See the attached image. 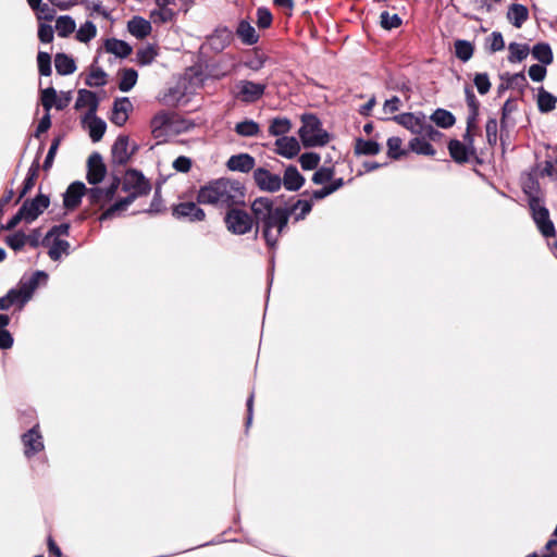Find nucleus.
<instances>
[{
    "mask_svg": "<svg viewBox=\"0 0 557 557\" xmlns=\"http://www.w3.org/2000/svg\"><path fill=\"white\" fill-rule=\"evenodd\" d=\"M403 140L399 137H389L387 139V154L392 159H399L406 152L401 149Z\"/></svg>",
    "mask_w": 557,
    "mask_h": 557,
    "instance_id": "obj_46",
    "label": "nucleus"
},
{
    "mask_svg": "<svg viewBox=\"0 0 557 557\" xmlns=\"http://www.w3.org/2000/svg\"><path fill=\"white\" fill-rule=\"evenodd\" d=\"M300 165L304 170L315 169L320 162V156L314 152H306L299 159Z\"/></svg>",
    "mask_w": 557,
    "mask_h": 557,
    "instance_id": "obj_54",
    "label": "nucleus"
},
{
    "mask_svg": "<svg viewBox=\"0 0 557 557\" xmlns=\"http://www.w3.org/2000/svg\"><path fill=\"white\" fill-rule=\"evenodd\" d=\"M175 13L173 10L168 8H160L159 11H153L151 17L154 22L166 23L173 20Z\"/></svg>",
    "mask_w": 557,
    "mask_h": 557,
    "instance_id": "obj_58",
    "label": "nucleus"
},
{
    "mask_svg": "<svg viewBox=\"0 0 557 557\" xmlns=\"http://www.w3.org/2000/svg\"><path fill=\"white\" fill-rule=\"evenodd\" d=\"M275 147L276 153L286 159H293L300 151V145L298 140L292 136H283L277 138L275 141Z\"/></svg>",
    "mask_w": 557,
    "mask_h": 557,
    "instance_id": "obj_18",
    "label": "nucleus"
},
{
    "mask_svg": "<svg viewBox=\"0 0 557 557\" xmlns=\"http://www.w3.org/2000/svg\"><path fill=\"white\" fill-rule=\"evenodd\" d=\"M245 188L230 178H219L200 188L197 200L199 203L221 208H232L244 203Z\"/></svg>",
    "mask_w": 557,
    "mask_h": 557,
    "instance_id": "obj_1",
    "label": "nucleus"
},
{
    "mask_svg": "<svg viewBox=\"0 0 557 557\" xmlns=\"http://www.w3.org/2000/svg\"><path fill=\"white\" fill-rule=\"evenodd\" d=\"M224 222L227 231L235 235H245L255 227V221L250 214L238 208H230Z\"/></svg>",
    "mask_w": 557,
    "mask_h": 557,
    "instance_id": "obj_7",
    "label": "nucleus"
},
{
    "mask_svg": "<svg viewBox=\"0 0 557 557\" xmlns=\"http://www.w3.org/2000/svg\"><path fill=\"white\" fill-rule=\"evenodd\" d=\"M255 163H256L255 159L250 154L239 153V154L232 156L227 160L226 165H227L228 170H231V171L247 173L253 169Z\"/></svg>",
    "mask_w": 557,
    "mask_h": 557,
    "instance_id": "obj_23",
    "label": "nucleus"
},
{
    "mask_svg": "<svg viewBox=\"0 0 557 557\" xmlns=\"http://www.w3.org/2000/svg\"><path fill=\"white\" fill-rule=\"evenodd\" d=\"M40 100L47 112H50L53 107L58 110H63L70 104L72 95L71 91H62L58 95L53 87H48L41 90Z\"/></svg>",
    "mask_w": 557,
    "mask_h": 557,
    "instance_id": "obj_10",
    "label": "nucleus"
},
{
    "mask_svg": "<svg viewBox=\"0 0 557 557\" xmlns=\"http://www.w3.org/2000/svg\"><path fill=\"white\" fill-rule=\"evenodd\" d=\"M292 128V123L286 117H275L271 121L269 126V133L272 136H284Z\"/></svg>",
    "mask_w": 557,
    "mask_h": 557,
    "instance_id": "obj_36",
    "label": "nucleus"
},
{
    "mask_svg": "<svg viewBox=\"0 0 557 557\" xmlns=\"http://www.w3.org/2000/svg\"><path fill=\"white\" fill-rule=\"evenodd\" d=\"M38 71L42 76L51 74V57L47 52L40 51L37 55Z\"/></svg>",
    "mask_w": 557,
    "mask_h": 557,
    "instance_id": "obj_49",
    "label": "nucleus"
},
{
    "mask_svg": "<svg viewBox=\"0 0 557 557\" xmlns=\"http://www.w3.org/2000/svg\"><path fill=\"white\" fill-rule=\"evenodd\" d=\"M106 50L119 58H126L132 52V47L120 39L111 38L106 41Z\"/></svg>",
    "mask_w": 557,
    "mask_h": 557,
    "instance_id": "obj_31",
    "label": "nucleus"
},
{
    "mask_svg": "<svg viewBox=\"0 0 557 557\" xmlns=\"http://www.w3.org/2000/svg\"><path fill=\"white\" fill-rule=\"evenodd\" d=\"M546 67L541 64H533L530 66L528 74L533 82H542L546 77Z\"/></svg>",
    "mask_w": 557,
    "mask_h": 557,
    "instance_id": "obj_57",
    "label": "nucleus"
},
{
    "mask_svg": "<svg viewBox=\"0 0 557 557\" xmlns=\"http://www.w3.org/2000/svg\"><path fill=\"white\" fill-rule=\"evenodd\" d=\"M557 97L546 91L543 87L539 89L537 107L541 112L547 113L555 109Z\"/></svg>",
    "mask_w": 557,
    "mask_h": 557,
    "instance_id": "obj_33",
    "label": "nucleus"
},
{
    "mask_svg": "<svg viewBox=\"0 0 557 557\" xmlns=\"http://www.w3.org/2000/svg\"><path fill=\"white\" fill-rule=\"evenodd\" d=\"M355 150L358 154L374 156L380 152V145L374 140L358 139Z\"/></svg>",
    "mask_w": 557,
    "mask_h": 557,
    "instance_id": "obj_41",
    "label": "nucleus"
},
{
    "mask_svg": "<svg viewBox=\"0 0 557 557\" xmlns=\"http://www.w3.org/2000/svg\"><path fill=\"white\" fill-rule=\"evenodd\" d=\"M465 141L461 143L459 140H451L448 145L449 153L451 158L459 163L466 162L469 159V156L473 153L472 145V136L469 131L465 135Z\"/></svg>",
    "mask_w": 557,
    "mask_h": 557,
    "instance_id": "obj_15",
    "label": "nucleus"
},
{
    "mask_svg": "<svg viewBox=\"0 0 557 557\" xmlns=\"http://www.w3.org/2000/svg\"><path fill=\"white\" fill-rule=\"evenodd\" d=\"M97 35V27L92 22L82 24L76 33V38L81 42H88Z\"/></svg>",
    "mask_w": 557,
    "mask_h": 557,
    "instance_id": "obj_43",
    "label": "nucleus"
},
{
    "mask_svg": "<svg viewBox=\"0 0 557 557\" xmlns=\"http://www.w3.org/2000/svg\"><path fill=\"white\" fill-rule=\"evenodd\" d=\"M334 176V170L332 168H320L312 176V182L317 185H322L330 182Z\"/></svg>",
    "mask_w": 557,
    "mask_h": 557,
    "instance_id": "obj_50",
    "label": "nucleus"
},
{
    "mask_svg": "<svg viewBox=\"0 0 557 557\" xmlns=\"http://www.w3.org/2000/svg\"><path fill=\"white\" fill-rule=\"evenodd\" d=\"M235 132L243 137H253L260 133V126L252 120H245L236 124Z\"/></svg>",
    "mask_w": 557,
    "mask_h": 557,
    "instance_id": "obj_37",
    "label": "nucleus"
},
{
    "mask_svg": "<svg viewBox=\"0 0 557 557\" xmlns=\"http://www.w3.org/2000/svg\"><path fill=\"white\" fill-rule=\"evenodd\" d=\"M48 275L44 271H36L29 277H23L16 288H12L0 298V310H9L12 306L22 309L32 298L40 283H46Z\"/></svg>",
    "mask_w": 557,
    "mask_h": 557,
    "instance_id": "obj_3",
    "label": "nucleus"
},
{
    "mask_svg": "<svg viewBox=\"0 0 557 557\" xmlns=\"http://www.w3.org/2000/svg\"><path fill=\"white\" fill-rule=\"evenodd\" d=\"M76 109L87 108L88 112L85 115H94L96 114V110L98 107V100L96 95L86 89H81L78 91V96L75 103Z\"/></svg>",
    "mask_w": 557,
    "mask_h": 557,
    "instance_id": "obj_27",
    "label": "nucleus"
},
{
    "mask_svg": "<svg viewBox=\"0 0 557 557\" xmlns=\"http://www.w3.org/2000/svg\"><path fill=\"white\" fill-rule=\"evenodd\" d=\"M431 121L437 126L448 128L455 124V116L447 110L437 109L431 115Z\"/></svg>",
    "mask_w": 557,
    "mask_h": 557,
    "instance_id": "obj_38",
    "label": "nucleus"
},
{
    "mask_svg": "<svg viewBox=\"0 0 557 557\" xmlns=\"http://www.w3.org/2000/svg\"><path fill=\"white\" fill-rule=\"evenodd\" d=\"M75 21L69 15L60 16L55 22V30L60 37H67L75 30Z\"/></svg>",
    "mask_w": 557,
    "mask_h": 557,
    "instance_id": "obj_39",
    "label": "nucleus"
},
{
    "mask_svg": "<svg viewBox=\"0 0 557 557\" xmlns=\"http://www.w3.org/2000/svg\"><path fill=\"white\" fill-rule=\"evenodd\" d=\"M87 188L85 186L84 183L82 182H74L72 183L65 194H64V207L66 209H74L76 208L79 202H81V199L83 197V195L86 193L87 194Z\"/></svg>",
    "mask_w": 557,
    "mask_h": 557,
    "instance_id": "obj_20",
    "label": "nucleus"
},
{
    "mask_svg": "<svg viewBox=\"0 0 557 557\" xmlns=\"http://www.w3.org/2000/svg\"><path fill=\"white\" fill-rule=\"evenodd\" d=\"M54 65L60 75H70L76 70L74 60L64 53H58L55 55Z\"/></svg>",
    "mask_w": 557,
    "mask_h": 557,
    "instance_id": "obj_32",
    "label": "nucleus"
},
{
    "mask_svg": "<svg viewBox=\"0 0 557 557\" xmlns=\"http://www.w3.org/2000/svg\"><path fill=\"white\" fill-rule=\"evenodd\" d=\"M394 120L413 134L429 136L432 139L438 135V132L426 121L424 114L403 113L395 116Z\"/></svg>",
    "mask_w": 557,
    "mask_h": 557,
    "instance_id": "obj_6",
    "label": "nucleus"
},
{
    "mask_svg": "<svg viewBox=\"0 0 557 557\" xmlns=\"http://www.w3.org/2000/svg\"><path fill=\"white\" fill-rule=\"evenodd\" d=\"M409 146L410 149L418 154L433 156L435 153V150L431 144L420 137H414L411 139Z\"/></svg>",
    "mask_w": 557,
    "mask_h": 557,
    "instance_id": "obj_44",
    "label": "nucleus"
},
{
    "mask_svg": "<svg viewBox=\"0 0 557 557\" xmlns=\"http://www.w3.org/2000/svg\"><path fill=\"white\" fill-rule=\"evenodd\" d=\"M289 213L286 209L276 207V211L267 219L262 226V236L270 248H274L282 235L287 227Z\"/></svg>",
    "mask_w": 557,
    "mask_h": 557,
    "instance_id": "obj_5",
    "label": "nucleus"
},
{
    "mask_svg": "<svg viewBox=\"0 0 557 557\" xmlns=\"http://www.w3.org/2000/svg\"><path fill=\"white\" fill-rule=\"evenodd\" d=\"M134 153L128 150V138L126 136H119L112 146V158L115 163L125 164L131 156Z\"/></svg>",
    "mask_w": 557,
    "mask_h": 557,
    "instance_id": "obj_22",
    "label": "nucleus"
},
{
    "mask_svg": "<svg viewBox=\"0 0 557 557\" xmlns=\"http://www.w3.org/2000/svg\"><path fill=\"white\" fill-rule=\"evenodd\" d=\"M312 209V202L310 200L300 199L290 209V213L294 215L296 221H300L306 218Z\"/></svg>",
    "mask_w": 557,
    "mask_h": 557,
    "instance_id": "obj_45",
    "label": "nucleus"
},
{
    "mask_svg": "<svg viewBox=\"0 0 557 557\" xmlns=\"http://www.w3.org/2000/svg\"><path fill=\"white\" fill-rule=\"evenodd\" d=\"M137 72L133 69L124 70L121 74V81L119 84V88L123 92L129 91L137 82Z\"/></svg>",
    "mask_w": 557,
    "mask_h": 557,
    "instance_id": "obj_42",
    "label": "nucleus"
},
{
    "mask_svg": "<svg viewBox=\"0 0 557 557\" xmlns=\"http://www.w3.org/2000/svg\"><path fill=\"white\" fill-rule=\"evenodd\" d=\"M264 62L265 58L263 55L256 54L253 58L246 60L244 65L251 71L258 72L263 67Z\"/></svg>",
    "mask_w": 557,
    "mask_h": 557,
    "instance_id": "obj_63",
    "label": "nucleus"
},
{
    "mask_svg": "<svg viewBox=\"0 0 557 557\" xmlns=\"http://www.w3.org/2000/svg\"><path fill=\"white\" fill-rule=\"evenodd\" d=\"M25 242L26 237L22 233L13 234L7 239L8 245L14 250L21 249L25 245Z\"/></svg>",
    "mask_w": 557,
    "mask_h": 557,
    "instance_id": "obj_64",
    "label": "nucleus"
},
{
    "mask_svg": "<svg viewBox=\"0 0 557 557\" xmlns=\"http://www.w3.org/2000/svg\"><path fill=\"white\" fill-rule=\"evenodd\" d=\"M532 55L535 60L540 61L544 65H548L553 62V52L549 45L540 42L536 44L532 49Z\"/></svg>",
    "mask_w": 557,
    "mask_h": 557,
    "instance_id": "obj_35",
    "label": "nucleus"
},
{
    "mask_svg": "<svg viewBox=\"0 0 557 557\" xmlns=\"http://www.w3.org/2000/svg\"><path fill=\"white\" fill-rule=\"evenodd\" d=\"M88 171H87V181L89 184L96 185L100 183L107 172L106 165L102 161V158L99 153H92L88 158L87 162Z\"/></svg>",
    "mask_w": 557,
    "mask_h": 557,
    "instance_id": "obj_17",
    "label": "nucleus"
},
{
    "mask_svg": "<svg viewBox=\"0 0 557 557\" xmlns=\"http://www.w3.org/2000/svg\"><path fill=\"white\" fill-rule=\"evenodd\" d=\"M257 23H258V26L261 28L269 27L272 23L271 12L265 8H259L257 10Z\"/></svg>",
    "mask_w": 557,
    "mask_h": 557,
    "instance_id": "obj_60",
    "label": "nucleus"
},
{
    "mask_svg": "<svg viewBox=\"0 0 557 557\" xmlns=\"http://www.w3.org/2000/svg\"><path fill=\"white\" fill-rule=\"evenodd\" d=\"M233 38V32L227 27H221L215 30V34L212 36L211 40L214 45L215 40H221V47L228 45Z\"/></svg>",
    "mask_w": 557,
    "mask_h": 557,
    "instance_id": "obj_55",
    "label": "nucleus"
},
{
    "mask_svg": "<svg viewBox=\"0 0 557 557\" xmlns=\"http://www.w3.org/2000/svg\"><path fill=\"white\" fill-rule=\"evenodd\" d=\"M119 187V181L115 180L107 188L92 187L87 190V197L91 205L104 208L110 201L113 200L114 195Z\"/></svg>",
    "mask_w": 557,
    "mask_h": 557,
    "instance_id": "obj_14",
    "label": "nucleus"
},
{
    "mask_svg": "<svg viewBox=\"0 0 557 557\" xmlns=\"http://www.w3.org/2000/svg\"><path fill=\"white\" fill-rule=\"evenodd\" d=\"M236 34L245 45H253L258 41L259 35L255 27L246 20H242L236 28Z\"/></svg>",
    "mask_w": 557,
    "mask_h": 557,
    "instance_id": "obj_30",
    "label": "nucleus"
},
{
    "mask_svg": "<svg viewBox=\"0 0 557 557\" xmlns=\"http://www.w3.org/2000/svg\"><path fill=\"white\" fill-rule=\"evenodd\" d=\"M401 107V100L394 96L391 99L385 100L383 104V115L382 119H388V116L395 112H397Z\"/></svg>",
    "mask_w": 557,
    "mask_h": 557,
    "instance_id": "obj_52",
    "label": "nucleus"
},
{
    "mask_svg": "<svg viewBox=\"0 0 557 557\" xmlns=\"http://www.w3.org/2000/svg\"><path fill=\"white\" fill-rule=\"evenodd\" d=\"M107 75L101 69H95L87 77V85L91 87H100L107 83Z\"/></svg>",
    "mask_w": 557,
    "mask_h": 557,
    "instance_id": "obj_53",
    "label": "nucleus"
},
{
    "mask_svg": "<svg viewBox=\"0 0 557 557\" xmlns=\"http://www.w3.org/2000/svg\"><path fill=\"white\" fill-rule=\"evenodd\" d=\"M302 125L298 135L305 147L324 146L329 143V134L322 128L319 119L312 114L301 116Z\"/></svg>",
    "mask_w": 557,
    "mask_h": 557,
    "instance_id": "obj_4",
    "label": "nucleus"
},
{
    "mask_svg": "<svg viewBox=\"0 0 557 557\" xmlns=\"http://www.w3.org/2000/svg\"><path fill=\"white\" fill-rule=\"evenodd\" d=\"M83 123L87 126L89 136L92 139V141L97 143L99 141L107 128L106 122L99 117L94 115H85L83 119Z\"/></svg>",
    "mask_w": 557,
    "mask_h": 557,
    "instance_id": "obj_25",
    "label": "nucleus"
},
{
    "mask_svg": "<svg viewBox=\"0 0 557 557\" xmlns=\"http://www.w3.org/2000/svg\"><path fill=\"white\" fill-rule=\"evenodd\" d=\"M529 18V10L522 4H511L507 11V20L516 28H520Z\"/></svg>",
    "mask_w": 557,
    "mask_h": 557,
    "instance_id": "obj_29",
    "label": "nucleus"
},
{
    "mask_svg": "<svg viewBox=\"0 0 557 557\" xmlns=\"http://www.w3.org/2000/svg\"><path fill=\"white\" fill-rule=\"evenodd\" d=\"M305 183L304 176L299 173L298 169L294 165H289L286 168L284 172V176L282 178V185L287 190H298L302 187Z\"/></svg>",
    "mask_w": 557,
    "mask_h": 557,
    "instance_id": "obj_24",
    "label": "nucleus"
},
{
    "mask_svg": "<svg viewBox=\"0 0 557 557\" xmlns=\"http://www.w3.org/2000/svg\"><path fill=\"white\" fill-rule=\"evenodd\" d=\"M250 209L253 214L256 234L258 233V225L263 223L276 211V207L273 206V201L269 197L256 198L251 202Z\"/></svg>",
    "mask_w": 557,
    "mask_h": 557,
    "instance_id": "obj_12",
    "label": "nucleus"
},
{
    "mask_svg": "<svg viewBox=\"0 0 557 557\" xmlns=\"http://www.w3.org/2000/svg\"><path fill=\"white\" fill-rule=\"evenodd\" d=\"M70 244L66 240L57 239L49 248L48 255L52 260H59L62 255H66Z\"/></svg>",
    "mask_w": 557,
    "mask_h": 557,
    "instance_id": "obj_47",
    "label": "nucleus"
},
{
    "mask_svg": "<svg viewBox=\"0 0 557 557\" xmlns=\"http://www.w3.org/2000/svg\"><path fill=\"white\" fill-rule=\"evenodd\" d=\"M133 104L128 98L124 97L115 100L112 111L111 121L117 126H122L128 119V113L132 111Z\"/></svg>",
    "mask_w": 557,
    "mask_h": 557,
    "instance_id": "obj_21",
    "label": "nucleus"
},
{
    "mask_svg": "<svg viewBox=\"0 0 557 557\" xmlns=\"http://www.w3.org/2000/svg\"><path fill=\"white\" fill-rule=\"evenodd\" d=\"M128 32L136 38L143 39L151 33V24L149 21L140 16H134L127 23Z\"/></svg>",
    "mask_w": 557,
    "mask_h": 557,
    "instance_id": "obj_26",
    "label": "nucleus"
},
{
    "mask_svg": "<svg viewBox=\"0 0 557 557\" xmlns=\"http://www.w3.org/2000/svg\"><path fill=\"white\" fill-rule=\"evenodd\" d=\"M157 55V51L153 47L149 46L138 51V59L141 64H149L153 61Z\"/></svg>",
    "mask_w": 557,
    "mask_h": 557,
    "instance_id": "obj_61",
    "label": "nucleus"
},
{
    "mask_svg": "<svg viewBox=\"0 0 557 557\" xmlns=\"http://www.w3.org/2000/svg\"><path fill=\"white\" fill-rule=\"evenodd\" d=\"M380 18L381 25L385 29L396 28L401 24V20L397 14H389L386 11L381 13Z\"/></svg>",
    "mask_w": 557,
    "mask_h": 557,
    "instance_id": "obj_51",
    "label": "nucleus"
},
{
    "mask_svg": "<svg viewBox=\"0 0 557 557\" xmlns=\"http://www.w3.org/2000/svg\"><path fill=\"white\" fill-rule=\"evenodd\" d=\"M265 88V84L240 79L234 85L232 94L240 102L253 103L262 98Z\"/></svg>",
    "mask_w": 557,
    "mask_h": 557,
    "instance_id": "obj_9",
    "label": "nucleus"
},
{
    "mask_svg": "<svg viewBox=\"0 0 557 557\" xmlns=\"http://www.w3.org/2000/svg\"><path fill=\"white\" fill-rule=\"evenodd\" d=\"M123 189L128 193V196L116 201L102 212L99 220L106 221L120 214L139 196L146 195L150 190L149 182L141 173L136 170H128L123 178Z\"/></svg>",
    "mask_w": 557,
    "mask_h": 557,
    "instance_id": "obj_2",
    "label": "nucleus"
},
{
    "mask_svg": "<svg viewBox=\"0 0 557 557\" xmlns=\"http://www.w3.org/2000/svg\"><path fill=\"white\" fill-rule=\"evenodd\" d=\"M172 115L169 112L160 111L151 120V131L156 138L164 135L171 124Z\"/></svg>",
    "mask_w": 557,
    "mask_h": 557,
    "instance_id": "obj_28",
    "label": "nucleus"
},
{
    "mask_svg": "<svg viewBox=\"0 0 557 557\" xmlns=\"http://www.w3.org/2000/svg\"><path fill=\"white\" fill-rule=\"evenodd\" d=\"M508 50H509L508 61L511 63H517V62L523 61L524 59H527V57L530 53V49H529L528 45L518 44V42L509 44Z\"/></svg>",
    "mask_w": 557,
    "mask_h": 557,
    "instance_id": "obj_34",
    "label": "nucleus"
},
{
    "mask_svg": "<svg viewBox=\"0 0 557 557\" xmlns=\"http://www.w3.org/2000/svg\"><path fill=\"white\" fill-rule=\"evenodd\" d=\"M26 457H30L44 449L42 437L37 431V425L22 436Z\"/></svg>",
    "mask_w": 557,
    "mask_h": 557,
    "instance_id": "obj_19",
    "label": "nucleus"
},
{
    "mask_svg": "<svg viewBox=\"0 0 557 557\" xmlns=\"http://www.w3.org/2000/svg\"><path fill=\"white\" fill-rule=\"evenodd\" d=\"M38 38L41 42L48 44L53 39V29L50 25L40 24L38 28Z\"/></svg>",
    "mask_w": 557,
    "mask_h": 557,
    "instance_id": "obj_62",
    "label": "nucleus"
},
{
    "mask_svg": "<svg viewBox=\"0 0 557 557\" xmlns=\"http://www.w3.org/2000/svg\"><path fill=\"white\" fill-rule=\"evenodd\" d=\"M486 46L492 53L502 51L505 48L503 35L499 32H493L486 39Z\"/></svg>",
    "mask_w": 557,
    "mask_h": 557,
    "instance_id": "obj_48",
    "label": "nucleus"
},
{
    "mask_svg": "<svg viewBox=\"0 0 557 557\" xmlns=\"http://www.w3.org/2000/svg\"><path fill=\"white\" fill-rule=\"evenodd\" d=\"M474 85L481 95H485L486 92H488L491 88V83L487 74H476L474 77Z\"/></svg>",
    "mask_w": 557,
    "mask_h": 557,
    "instance_id": "obj_56",
    "label": "nucleus"
},
{
    "mask_svg": "<svg viewBox=\"0 0 557 557\" xmlns=\"http://www.w3.org/2000/svg\"><path fill=\"white\" fill-rule=\"evenodd\" d=\"M529 207L532 213V218L541 232V234L545 237L555 236V226L549 219V212L547 208L543 205V201L535 197H529Z\"/></svg>",
    "mask_w": 557,
    "mask_h": 557,
    "instance_id": "obj_8",
    "label": "nucleus"
},
{
    "mask_svg": "<svg viewBox=\"0 0 557 557\" xmlns=\"http://www.w3.org/2000/svg\"><path fill=\"white\" fill-rule=\"evenodd\" d=\"M37 169H38V164H35L29 170V173H28L27 177L24 181V187H23V189L20 193L18 200L21 198H23L33 188V186L35 184V176H36Z\"/></svg>",
    "mask_w": 557,
    "mask_h": 557,
    "instance_id": "obj_59",
    "label": "nucleus"
},
{
    "mask_svg": "<svg viewBox=\"0 0 557 557\" xmlns=\"http://www.w3.org/2000/svg\"><path fill=\"white\" fill-rule=\"evenodd\" d=\"M50 205L49 197L46 195H38L33 200H26L20 208L21 214L24 215L26 223L34 222Z\"/></svg>",
    "mask_w": 557,
    "mask_h": 557,
    "instance_id": "obj_11",
    "label": "nucleus"
},
{
    "mask_svg": "<svg viewBox=\"0 0 557 557\" xmlns=\"http://www.w3.org/2000/svg\"><path fill=\"white\" fill-rule=\"evenodd\" d=\"M173 214L178 219H186L190 222L202 221L205 211L195 202H182L174 207Z\"/></svg>",
    "mask_w": 557,
    "mask_h": 557,
    "instance_id": "obj_16",
    "label": "nucleus"
},
{
    "mask_svg": "<svg viewBox=\"0 0 557 557\" xmlns=\"http://www.w3.org/2000/svg\"><path fill=\"white\" fill-rule=\"evenodd\" d=\"M253 180L257 186L265 191L275 193L282 187V178L280 175L271 173L270 171L258 168L253 172Z\"/></svg>",
    "mask_w": 557,
    "mask_h": 557,
    "instance_id": "obj_13",
    "label": "nucleus"
},
{
    "mask_svg": "<svg viewBox=\"0 0 557 557\" xmlns=\"http://www.w3.org/2000/svg\"><path fill=\"white\" fill-rule=\"evenodd\" d=\"M474 48L470 41L456 40L455 41V54L462 62L469 61L473 55Z\"/></svg>",
    "mask_w": 557,
    "mask_h": 557,
    "instance_id": "obj_40",
    "label": "nucleus"
}]
</instances>
